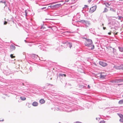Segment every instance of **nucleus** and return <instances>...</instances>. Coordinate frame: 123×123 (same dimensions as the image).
<instances>
[{
    "label": "nucleus",
    "mask_w": 123,
    "mask_h": 123,
    "mask_svg": "<svg viewBox=\"0 0 123 123\" xmlns=\"http://www.w3.org/2000/svg\"><path fill=\"white\" fill-rule=\"evenodd\" d=\"M84 38L86 40L84 43L85 45L87 46L88 47H91V49H93L94 48V45H92L93 43L92 40L91 39L85 38Z\"/></svg>",
    "instance_id": "f257e3e1"
},
{
    "label": "nucleus",
    "mask_w": 123,
    "mask_h": 123,
    "mask_svg": "<svg viewBox=\"0 0 123 123\" xmlns=\"http://www.w3.org/2000/svg\"><path fill=\"white\" fill-rule=\"evenodd\" d=\"M96 6H92L90 8L89 10V12L91 13H92L94 12L96 10Z\"/></svg>",
    "instance_id": "f03ea898"
},
{
    "label": "nucleus",
    "mask_w": 123,
    "mask_h": 123,
    "mask_svg": "<svg viewBox=\"0 0 123 123\" xmlns=\"http://www.w3.org/2000/svg\"><path fill=\"white\" fill-rule=\"evenodd\" d=\"M99 64L103 67H105L107 65L106 63L103 61H100L99 62Z\"/></svg>",
    "instance_id": "7ed1b4c3"
},
{
    "label": "nucleus",
    "mask_w": 123,
    "mask_h": 123,
    "mask_svg": "<svg viewBox=\"0 0 123 123\" xmlns=\"http://www.w3.org/2000/svg\"><path fill=\"white\" fill-rule=\"evenodd\" d=\"M62 6V5L60 4H57L53 6H54V8H58Z\"/></svg>",
    "instance_id": "20e7f679"
},
{
    "label": "nucleus",
    "mask_w": 123,
    "mask_h": 123,
    "mask_svg": "<svg viewBox=\"0 0 123 123\" xmlns=\"http://www.w3.org/2000/svg\"><path fill=\"white\" fill-rule=\"evenodd\" d=\"M118 115L121 118V119H120V121L122 122H123V115L121 114H118Z\"/></svg>",
    "instance_id": "39448f33"
},
{
    "label": "nucleus",
    "mask_w": 123,
    "mask_h": 123,
    "mask_svg": "<svg viewBox=\"0 0 123 123\" xmlns=\"http://www.w3.org/2000/svg\"><path fill=\"white\" fill-rule=\"evenodd\" d=\"M106 75V74L105 73H101L100 74V77L101 78H104L105 77Z\"/></svg>",
    "instance_id": "423d86ee"
},
{
    "label": "nucleus",
    "mask_w": 123,
    "mask_h": 123,
    "mask_svg": "<svg viewBox=\"0 0 123 123\" xmlns=\"http://www.w3.org/2000/svg\"><path fill=\"white\" fill-rule=\"evenodd\" d=\"M15 49V47L14 46L12 45L10 46V50L11 51H12L14 50Z\"/></svg>",
    "instance_id": "0eeeda50"
},
{
    "label": "nucleus",
    "mask_w": 123,
    "mask_h": 123,
    "mask_svg": "<svg viewBox=\"0 0 123 123\" xmlns=\"http://www.w3.org/2000/svg\"><path fill=\"white\" fill-rule=\"evenodd\" d=\"M45 101L43 99H41L39 100V102L41 104L44 103H45Z\"/></svg>",
    "instance_id": "6e6552de"
},
{
    "label": "nucleus",
    "mask_w": 123,
    "mask_h": 123,
    "mask_svg": "<svg viewBox=\"0 0 123 123\" xmlns=\"http://www.w3.org/2000/svg\"><path fill=\"white\" fill-rule=\"evenodd\" d=\"M38 105V103L36 102H34L32 103V105L34 106H37Z\"/></svg>",
    "instance_id": "1a4fd4ad"
},
{
    "label": "nucleus",
    "mask_w": 123,
    "mask_h": 123,
    "mask_svg": "<svg viewBox=\"0 0 123 123\" xmlns=\"http://www.w3.org/2000/svg\"><path fill=\"white\" fill-rule=\"evenodd\" d=\"M112 29H113L112 33H113L114 34H114L115 35H117L118 33V32H117L116 33H115V32H116V29L115 28H112Z\"/></svg>",
    "instance_id": "9d476101"
},
{
    "label": "nucleus",
    "mask_w": 123,
    "mask_h": 123,
    "mask_svg": "<svg viewBox=\"0 0 123 123\" xmlns=\"http://www.w3.org/2000/svg\"><path fill=\"white\" fill-rule=\"evenodd\" d=\"M75 0H70L69 3L72 4L75 3Z\"/></svg>",
    "instance_id": "9b49d317"
},
{
    "label": "nucleus",
    "mask_w": 123,
    "mask_h": 123,
    "mask_svg": "<svg viewBox=\"0 0 123 123\" xmlns=\"http://www.w3.org/2000/svg\"><path fill=\"white\" fill-rule=\"evenodd\" d=\"M104 4L107 7H108V6H109L110 5V3H109L105 2L104 3Z\"/></svg>",
    "instance_id": "f8f14e48"
},
{
    "label": "nucleus",
    "mask_w": 123,
    "mask_h": 123,
    "mask_svg": "<svg viewBox=\"0 0 123 123\" xmlns=\"http://www.w3.org/2000/svg\"><path fill=\"white\" fill-rule=\"evenodd\" d=\"M114 68L117 69H120L121 68L120 66H115L114 67Z\"/></svg>",
    "instance_id": "ddd939ff"
},
{
    "label": "nucleus",
    "mask_w": 123,
    "mask_h": 123,
    "mask_svg": "<svg viewBox=\"0 0 123 123\" xmlns=\"http://www.w3.org/2000/svg\"><path fill=\"white\" fill-rule=\"evenodd\" d=\"M67 45H68V46H69L70 48H71L72 46V44L70 43H68Z\"/></svg>",
    "instance_id": "4468645a"
},
{
    "label": "nucleus",
    "mask_w": 123,
    "mask_h": 123,
    "mask_svg": "<svg viewBox=\"0 0 123 123\" xmlns=\"http://www.w3.org/2000/svg\"><path fill=\"white\" fill-rule=\"evenodd\" d=\"M20 98L21 99L23 100H26V98L24 97H20Z\"/></svg>",
    "instance_id": "2eb2a0df"
},
{
    "label": "nucleus",
    "mask_w": 123,
    "mask_h": 123,
    "mask_svg": "<svg viewBox=\"0 0 123 123\" xmlns=\"http://www.w3.org/2000/svg\"><path fill=\"white\" fill-rule=\"evenodd\" d=\"M119 104H123V100H122L119 101L118 102Z\"/></svg>",
    "instance_id": "dca6fc26"
},
{
    "label": "nucleus",
    "mask_w": 123,
    "mask_h": 123,
    "mask_svg": "<svg viewBox=\"0 0 123 123\" xmlns=\"http://www.w3.org/2000/svg\"><path fill=\"white\" fill-rule=\"evenodd\" d=\"M86 25H89L90 24V22L88 21H86V22L85 24Z\"/></svg>",
    "instance_id": "f3484780"
},
{
    "label": "nucleus",
    "mask_w": 123,
    "mask_h": 123,
    "mask_svg": "<svg viewBox=\"0 0 123 123\" xmlns=\"http://www.w3.org/2000/svg\"><path fill=\"white\" fill-rule=\"evenodd\" d=\"M63 2V1L62 0V1H60L56 2H53V3H51L50 4H49L53 5V4H55L56 3H57L59 2Z\"/></svg>",
    "instance_id": "a211bd4d"
},
{
    "label": "nucleus",
    "mask_w": 123,
    "mask_h": 123,
    "mask_svg": "<svg viewBox=\"0 0 123 123\" xmlns=\"http://www.w3.org/2000/svg\"><path fill=\"white\" fill-rule=\"evenodd\" d=\"M118 48L119 49V50L120 51L122 52L123 51V48H121L120 47H118Z\"/></svg>",
    "instance_id": "6ab92c4d"
},
{
    "label": "nucleus",
    "mask_w": 123,
    "mask_h": 123,
    "mask_svg": "<svg viewBox=\"0 0 123 123\" xmlns=\"http://www.w3.org/2000/svg\"><path fill=\"white\" fill-rule=\"evenodd\" d=\"M59 75L60 76H64L65 77H66V75L65 74H59Z\"/></svg>",
    "instance_id": "aec40b11"
},
{
    "label": "nucleus",
    "mask_w": 123,
    "mask_h": 123,
    "mask_svg": "<svg viewBox=\"0 0 123 123\" xmlns=\"http://www.w3.org/2000/svg\"><path fill=\"white\" fill-rule=\"evenodd\" d=\"M86 21H85V20H81L80 21V22L82 23H84L85 24Z\"/></svg>",
    "instance_id": "412c9836"
},
{
    "label": "nucleus",
    "mask_w": 123,
    "mask_h": 123,
    "mask_svg": "<svg viewBox=\"0 0 123 123\" xmlns=\"http://www.w3.org/2000/svg\"><path fill=\"white\" fill-rule=\"evenodd\" d=\"M108 11V10L106 8H105L104 11L103 12H107Z\"/></svg>",
    "instance_id": "4be33fe9"
},
{
    "label": "nucleus",
    "mask_w": 123,
    "mask_h": 123,
    "mask_svg": "<svg viewBox=\"0 0 123 123\" xmlns=\"http://www.w3.org/2000/svg\"><path fill=\"white\" fill-rule=\"evenodd\" d=\"M110 10L111 11H112L114 12H116L115 10H114L113 8H111Z\"/></svg>",
    "instance_id": "5701e85b"
},
{
    "label": "nucleus",
    "mask_w": 123,
    "mask_h": 123,
    "mask_svg": "<svg viewBox=\"0 0 123 123\" xmlns=\"http://www.w3.org/2000/svg\"><path fill=\"white\" fill-rule=\"evenodd\" d=\"M10 57L12 58H14L15 57V56H13L12 54H11L10 55Z\"/></svg>",
    "instance_id": "b1692460"
},
{
    "label": "nucleus",
    "mask_w": 123,
    "mask_h": 123,
    "mask_svg": "<svg viewBox=\"0 0 123 123\" xmlns=\"http://www.w3.org/2000/svg\"><path fill=\"white\" fill-rule=\"evenodd\" d=\"M48 7H50V8H51V9H53V8H54V6H49Z\"/></svg>",
    "instance_id": "393cba45"
},
{
    "label": "nucleus",
    "mask_w": 123,
    "mask_h": 123,
    "mask_svg": "<svg viewBox=\"0 0 123 123\" xmlns=\"http://www.w3.org/2000/svg\"><path fill=\"white\" fill-rule=\"evenodd\" d=\"M105 122L104 120L101 121L100 122V123H105Z\"/></svg>",
    "instance_id": "a878e982"
},
{
    "label": "nucleus",
    "mask_w": 123,
    "mask_h": 123,
    "mask_svg": "<svg viewBox=\"0 0 123 123\" xmlns=\"http://www.w3.org/2000/svg\"><path fill=\"white\" fill-rule=\"evenodd\" d=\"M7 22L5 21L4 22V24L5 25H6L7 24Z\"/></svg>",
    "instance_id": "bb28decb"
},
{
    "label": "nucleus",
    "mask_w": 123,
    "mask_h": 123,
    "mask_svg": "<svg viewBox=\"0 0 123 123\" xmlns=\"http://www.w3.org/2000/svg\"><path fill=\"white\" fill-rule=\"evenodd\" d=\"M91 0H89L88 1V2L89 3H90L91 1Z\"/></svg>",
    "instance_id": "cd10ccee"
},
{
    "label": "nucleus",
    "mask_w": 123,
    "mask_h": 123,
    "mask_svg": "<svg viewBox=\"0 0 123 123\" xmlns=\"http://www.w3.org/2000/svg\"><path fill=\"white\" fill-rule=\"evenodd\" d=\"M111 32L108 33V34L109 35H111Z\"/></svg>",
    "instance_id": "c85d7f7f"
},
{
    "label": "nucleus",
    "mask_w": 123,
    "mask_h": 123,
    "mask_svg": "<svg viewBox=\"0 0 123 123\" xmlns=\"http://www.w3.org/2000/svg\"><path fill=\"white\" fill-rule=\"evenodd\" d=\"M88 88H90V86H89V85H88Z\"/></svg>",
    "instance_id": "c756f323"
},
{
    "label": "nucleus",
    "mask_w": 123,
    "mask_h": 123,
    "mask_svg": "<svg viewBox=\"0 0 123 123\" xmlns=\"http://www.w3.org/2000/svg\"><path fill=\"white\" fill-rule=\"evenodd\" d=\"M69 1L68 0H66L65 1V2H68Z\"/></svg>",
    "instance_id": "7c9ffc66"
},
{
    "label": "nucleus",
    "mask_w": 123,
    "mask_h": 123,
    "mask_svg": "<svg viewBox=\"0 0 123 123\" xmlns=\"http://www.w3.org/2000/svg\"><path fill=\"white\" fill-rule=\"evenodd\" d=\"M46 8V7H43V8H41V9L42 10V9H44V8Z\"/></svg>",
    "instance_id": "2f4dec72"
},
{
    "label": "nucleus",
    "mask_w": 123,
    "mask_h": 123,
    "mask_svg": "<svg viewBox=\"0 0 123 123\" xmlns=\"http://www.w3.org/2000/svg\"><path fill=\"white\" fill-rule=\"evenodd\" d=\"M85 7H87L88 6L86 5H85Z\"/></svg>",
    "instance_id": "473e14b6"
},
{
    "label": "nucleus",
    "mask_w": 123,
    "mask_h": 123,
    "mask_svg": "<svg viewBox=\"0 0 123 123\" xmlns=\"http://www.w3.org/2000/svg\"><path fill=\"white\" fill-rule=\"evenodd\" d=\"M121 67L122 69H123V65H122L121 66Z\"/></svg>",
    "instance_id": "72a5a7b5"
},
{
    "label": "nucleus",
    "mask_w": 123,
    "mask_h": 123,
    "mask_svg": "<svg viewBox=\"0 0 123 123\" xmlns=\"http://www.w3.org/2000/svg\"><path fill=\"white\" fill-rule=\"evenodd\" d=\"M103 29L104 30H105L106 29V28L105 27H103Z\"/></svg>",
    "instance_id": "f704fd0d"
},
{
    "label": "nucleus",
    "mask_w": 123,
    "mask_h": 123,
    "mask_svg": "<svg viewBox=\"0 0 123 123\" xmlns=\"http://www.w3.org/2000/svg\"><path fill=\"white\" fill-rule=\"evenodd\" d=\"M26 11H25V14H26L25 15H26H26H27V13H26Z\"/></svg>",
    "instance_id": "c9c22d12"
},
{
    "label": "nucleus",
    "mask_w": 123,
    "mask_h": 123,
    "mask_svg": "<svg viewBox=\"0 0 123 123\" xmlns=\"http://www.w3.org/2000/svg\"><path fill=\"white\" fill-rule=\"evenodd\" d=\"M102 25H103H103H104V24H102Z\"/></svg>",
    "instance_id": "e433bc0d"
},
{
    "label": "nucleus",
    "mask_w": 123,
    "mask_h": 123,
    "mask_svg": "<svg viewBox=\"0 0 123 123\" xmlns=\"http://www.w3.org/2000/svg\"><path fill=\"white\" fill-rule=\"evenodd\" d=\"M65 2L63 4H65Z\"/></svg>",
    "instance_id": "4c0bfd02"
}]
</instances>
